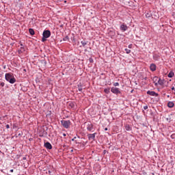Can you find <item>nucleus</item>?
I'll use <instances>...</instances> for the list:
<instances>
[{
  "label": "nucleus",
  "instance_id": "33",
  "mask_svg": "<svg viewBox=\"0 0 175 175\" xmlns=\"http://www.w3.org/2000/svg\"><path fill=\"white\" fill-rule=\"evenodd\" d=\"M131 92H133V90H132L131 91Z\"/></svg>",
  "mask_w": 175,
  "mask_h": 175
},
{
  "label": "nucleus",
  "instance_id": "18",
  "mask_svg": "<svg viewBox=\"0 0 175 175\" xmlns=\"http://www.w3.org/2000/svg\"><path fill=\"white\" fill-rule=\"evenodd\" d=\"M125 129L126 131H131V126H129V124H126L125 126Z\"/></svg>",
  "mask_w": 175,
  "mask_h": 175
},
{
  "label": "nucleus",
  "instance_id": "4",
  "mask_svg": "<svg viewBox=\"0 0 175 175\" xmlns=\"http://www.w3.org/2000/svg\"><path fill=\"white\" fill-rule=\"evenodd\" d=\"M87 129L88 131H89V132H94V124H92V123H88L87 125Z\"/></svg>",
  "mask_w": 175,
  "mask_h": 175
},
{
  "label": "nucleus",
  "instance_id": "36",
  "mask_svg": "<svg viewBox=\"0 0 175 175\" xmlns=\"http://www.w3.org/2000/svg\"><path fill=\"white\" fill-rule=\"evenodd\" d=\"M21 46H23V44H21Z\"/></svg>",
  "mask_w": 175,
  "mask_h": 175
},
{
  "label": "nucleus",
  "instance_id": "14",
  "mask_svg": "<svg viewBox=\"0 0 175 175\" xmlns=\"http://www.w3.org/2000/svg\"><path fill=\"white\" fill-rule=\"evenodd\" d=\"M174 76V72L173 71H170L169 74L167 75V77L170 78H172Z\"/></svg>",
  "mask_w": 175,
  "mask_h": 175
},
{
  "label": "nucleus",
  "instance_id": "7",
  "mask_svg": "<svg viewBox=\"0 0 175 175\" xmlns=\"http://www.w3.org/2000/svg\"><path fill=\"white\" fill-rule=\"evenodd\" d=\"M159 58H161V54L159 53L153 54V59H154V61H159Z\"/></svg>",
  "mask_w": 175,
  "mask_h": 175
},
{
  "label": "nucleus",
  "instance_id": "20",
  "mask_svg": "<svg viewBox=\"0 0 175 175\" xmlns=\"http://www.w3.org/2000/svg\"><path fill=\"white\" fill-rule=\"evenodd\" d=\"M63 40H64V42H66V41L69 40V36H66V37H64L63 38Z\"/></svg>",
  "mask_w": 175,
  "mask_h": 175
},
{
  "label": "nucleus",
  "instance_id": "35",
  "mask_svg": "<svg viewBox=\"0 0 175 175\" xmlns=\"http://www.w3.org/2000/svg\"><path fill=\"white\" fill-rule=\"evenodd\" d=\"M105 131H107V128H105Z\"/></svg>",
  "mask_w": 175,
  "mask_h": 175
},
{
  "label": "nucleus",
  "instance_id": "37",
  "mask_svg": "<svg viewBox=\"0 0 175 175\" xmlns=\"http://www.w3.org/2000/svg\"><path fill=\"white\" fill-rule=\"evenodd\" d=\"M23 159H26V158H25V157H23Z\"/></svg>",
  "mask_w": 175,
  "mask_h": 175
},
{
  "label": "nucleus",
  "instance_id": "3",
  "mask_svg": "<svg viewBox=\"0 0 175 175\" xmlns=\"http://www.w3.org/2000/svg\"><path fill=\"white\" fill-rule=\"evenodd\" d=\"M42 36L44 38H49L51 36V32L49 30H44L43 31Z\"/></svg>",
  "mask_w": 175,
  "mask_h": 175
},
{
  "label": "nucleus",
  "instance_id": "21",
  "mask_svg": "<svg viewBox=\"0 0 175 175\" xmlns=\"http://www.w3.org/2000/svg\"><path fill=\"white\" fill-rule=\"evenodd\" d=\"M81 43L82 44L83 47H85V46H87V42H85L84 41H81Z\"/></svg>",
  "mask_w": 175,
  "mask_h": 175
},
{
  "label": "nucleus",
  "instance_id": "31",
  "mask_svg": "<svg viewBox=\"0 0 175 175\" xmlns=\"http://www.w3.org/2000/svg\"><path fill=\"white\" fill-rule=\"evenodd\" d=\"M10 172L11 173H13V170H10Z\"/></svg>",
  "mask_w": 175,
  "mask_h": 175
},
{
  "label": "nucleus",
  "instance_id": "26",
  "mask_svg": "<svg viewBox=\"0 0 175 175\" xmlns=\"http://www.w3.org/2000/svg\"><path fill=\"white\" fill-rule=\"evenodd\" d=\"M70 106L71 107H75V103H70Z\"/></svg>",
  "mask_w": 175,
  "mask_h": 175
},
{
  "label": "nucleus",
  "instance_id": "9",
  "mask_svg": "<svg viewBox=\"0 0 175 175\" xmlns=\"http://www.w3.org/2000/svg\"><path fill=\"white\" fill-rule=\"evenodd\" d=\"M45 148H47L48 150H51L53 148V146H51V144L50 142H46L44 144Z\"/></svg>",
  "mask_w": 175,
  "mask_h": 175
},
{
  "label": "nucleus",
  "instance_id": "6",
  "mask_svg": "<svg viewBox=\"0 0 175 175\" xmlns=\"http://www.w3.org/2000/svg\"><path fill=\"white\" fill-rule=\"evenodd\" d=\"M95 136H96V133L88 135V137L89 140H95Z\"/></svg>",
  "mask_w": 175,
  "mask_h": 175
},
{
  "label": "nucleus",
  "instance_id": "32",
  "mask_svg": "<svg viewBox=\"0 0 175 175\" xmlns=\"http://www.w3.org/2000/svg\"><path fill=\"white\" fill-rule=\"evenodd\" d=\"M63 136H66V134H63Z\"/></svg>",
  "mask_w": 175,
  "mask_h": 175
},
{
  "label": "nucleus",
  "instance_id": "1",
  "mask_svg": "<svg viewBox=\"0 0 175 175\" xmlns=\"http://www.w3.org/2000/svg\"><path fill=\"white\" fill-rule=\"evenodd\" d=\"M5 80L10 83V84H14L16 82V78H14V75L13 73H6L5 75Z\"/></svg>",
  "mask_w": 175,
  "mask_h": 175
},
{
  "label": "nucleus",
  "instance_id": "19",
  "mask_svg": "<svg viewBox=\"0 0 175 175\" xmlns=\"http://www.w3.org/2000/svg\"><path fill=\"white\" fill-rule=\"evenodd\" d=\"M104 92H105V94H109V92H110V88H105L104 90Z\"/></svg>",
  "mask_w": 175,
  "mask_h": 175
},
{
  "label": "nucleus",
  "instance_id": "30",
  "mask_svg": "<svg viewBox=\"0 0 175 175\" xmlns=\"http://www.w3.org/2000/svg\"><path fill=\"white\" fill-rule=\"evenodd\" d=\"M82 90H83V89H81V88L79 89V91H80V92H81Z\"/></svg>",
  "mask_w": 175,
  "mask_h": 175
},
{
  "label": "nucleus",
  "instance_id": "22",
  "mask_svg": "<svg viewBox=\"0 0 175 175\" xmlns=\"http://www.w3.org/2000/svg\"><path fill=\"white\" fill-rule=\"evenodd\" d=\"M125 51H126V54H130V53H131V49H125Z\"/></svg>",
  "mask_w": 175,
  "mask_h": 175
},
{
  "label": "nucleus",
  "instance_id": "23",
  "mask_svg": "<svg viewBox=\"0 0 175 175\" xmlns=\"http://www.w3.org/2000/svg\"><path fill=\"white\" fill-rule=\"evenodd\" d=\"M113 85L114 87H118V85H120V83H118V82H116V83H113Z\"/></svg>",
  "mask_w": 175,
  "mask_h": 175
},
{
  "label": "nucleus",
  "instance_id": "11",
  "mask_svg": "<svg viewBox=\"0 0 175 175\" xmlns=\"http://www.w3.org/2000/svg\"><path fill=\"white\" fill-rule=\"evenodd\" d=\"M159 80V77H153V82L154 83L155 85H158V81Z\"/></svg>",
  "mask_w": 175,
  "mask_h": 175
},
{
  "label": "nucleus",
  "instance_id": "2",
  "mask_svg": "<svg viewBox=\"0 0 175 175\" xmlns=\"http://www.w3.org/2000/svg\"><path fill=\"white\" fill-rule=\"evenodd\" d=\"M62 125H63L64 128L68 129L70 126V120H62Z\"/></svg>",
  "mask_w": 175,
  "mask_h": 175
},
{
  "label": "nucleus",
  "instance_id": "10",
  "mask_svg": "<svg viewBox=\"0 0 175 175\" xmlns=\"http://www.w3.org/2000/svg\"><path fill=\"white\" fill-rule=\"evenodd\" d=\"M150 69L152 72H155L157 70V66L154 64H150Z\"/></svg>",
  "mask_w": 175,
  "mask_h": 175
},
{
  "label": "nucleus",
  "instance_id": "38",
  "mask_svg": "<svg viewBox=\"0 0 175 175\" xmlns=\"http://www.w3.org/2000/svg\"><path fill=\"white\" fill-rule=\"evenodd\" d=\"M49 173H51V172L49 171Z\"/></svg>",
  "mask_w": 175,
  "mask_h": 175
},
{
  "label": "nucleus",
  "instance_id": "29",
  "mask_svg": "<svg viewBox=\"0 0 175 175\" xmlns=\"http://www.w3.org/2000/svg\"><path fill=\"white\" fill-rule=\"evenodd\" d=\"M6 128H7V129H9V128H10V126H9V124H7Z\"/></svg>",
  "mask_w": 175,
  "mask_h": 175
},
{
  "label": "nucleus",
  "instance_id": "24",
  "mask_svg": "<svg viewBox=\"0 0 175 175\" xmlns=\"http://www.w3.org/2000/svg\"><path fill=\"white\" fill-rule=\"evenodd\" d=\"M4 86H5V83L0 82V87H4Z\"/></svg>",
  "mask_w": 175,
  "mask_h": 175
},
{
  "label": "nucleus",
  "instance_id": "12",
  "mask_svg": "<svg viewBox=\"0 0 175 175\" xmlns=\"http://www.w3.org/2000/svg\"><path fill=\"white\" fill-rule=\"evenodd\" d=\"M111 91L113 94H120V90L118 88H111Z\"/></svg>",
  "mask_w": 175,
  "mask_h": 175
},
{
  "label": "nucleus",
  "instance_id": "13",
  "mask_svg": "<svg viewBox=\"0 0 175 175\" xmlns=\"http://www.w3.org/2000/svg\"><path fill=\"white\" fill-rule=\"evenodd\" d=\"M163 79H161V78H159L157 81V85H163Z\"/></svg>",
  "mask_w": 175,
  "mask_h": 175
},
{
  "label": "nucleus",
  "instance_id": "25",
  "mask_svg": "<svg viewBox=\"0 0 175 175\" xmlns=\"http://www.w3.org/2000/svg\"><path fill=\"white\" fill-rule=\"evenodd\" d=\"M47 40V38H44V36L42 37V42H46Z\"/></svg>",
  "mask_w": 175,
  "mask_h": 175
},
{
  "label": "nucleus",
  "instance_id": "34",
  "mask_svg": "<svg viewBox=\"0 0 175 175\" xmlns=\"http://www.w3.org/2000/svg\"><path fill=\"white\" fill-rule=\"evenodd\" d=\"M23 91H27V89H25Z\"/></svg>",
  "mask_w": 175,
  "mask_h": 175
},
{
  "label": "nucleus",
  "instance_id": "27",
  "mask_svg": "<svg viewBox=\"0 0 175 175\" xmlns=\"http://www.w3.org/2000/svg\"><path fill=\"white\" fill-rule=\"evenodd\" d=\"M144 110H147V109H148V106H147V105L144 106Z\"/></svg>",
  "mask_w": 175,
  "mask_h": 175
},
{
  "label": "nucleus",
  "instance_id": "8",
  "mask_svg": "<svg viewBox=\"0 0 175 175\" xmlns=\"http://www.w3.org/2000/svg\"><path fill=\"white\" fill-rule=\"evenodd\" d=\"M148 95H150V96H158V94L154 91H148Z\"/></svg>",
  "mask_w": 175,
  "mask_h": 175
},
{
  "label": "nucleus",
  "instance_id": "28",
  "mask_svg": "<svg viewBox=\"0 0 175 175\" xmlns=\"http://www.w3.org/2000/svg\"><path fill=\"white\" fill-rule=\"evenodd\" d=\"M129 49H132V44H130L129 45Z\"/></svg>",
  "mask_w": 175,
  "mask_h": 175
},
{
  "label": "nucleus",
  "instance_id": "17",
  "mask_svg": "<svg viewBox=\"0 0 175 175\" xmlns=\"http://www.w3.org/2000/svg\"><path fill=\"white\" fill-rule=\"evenodd\" d=\"M152 15L151 14V12H148L146 14V17H147V18H150V17H151Z\"/></svg>",
  "mask_w": 175,
  "mask_h": 175
},
{
  "label": "nucleus",
  "instance_id": "5",
  "mask_svg": "<svg viewBox=\"0 0 175 175\" xmlns=\"http://www.w3.org/2000/svg\"><path fill=\"white\" fill-rule=\"evenodd\" d=\"M120 29L122 32H125V31L128 30V26L125 24H122L120 27Z\"/></svg>",
  "mask_w": 175,
  "mask_h": 175
},
{
  "label": "nucleus",
  "instance_id": "15",
  "mask_svg": "<svg viewBox=\"0 0 175 175\" xmlns=\"http://www.w3.org/2000/svg\"><path fill=\"white\" fill-rule=\"evenodd\" d=\"M167 106L168 107H173L174 106V103L172 102V101H170L168 103H167Z\"/></svg>",
  "mask_w": 175,
  "mask_h": 175
},
{
  "label": "nucleus",
  "instance_id": "16",
  "mask_svg": "<svg viewBox=\"0 0 175 175\" xmlns=\"http://www.w3.org/2000/svg\"><path fill=\"white\" fill-rule=\"evenodd\" d=\"M29 32L30 35H35V31H33V29H29Z\"/></svg>",
  "mask_w": 175,
  "mask_h": 175
}]
</instances>
